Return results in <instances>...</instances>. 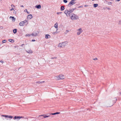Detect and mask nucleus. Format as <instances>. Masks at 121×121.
Wrapping results in <instances>:
<instances>
[{
	"mask_svg": "<svg viewBox=\"0 0 121 121\" xmlns=\"http://www.w3.org/2000/svg\"><path fill=\"white\" fill-rule=\"evenodd\" d=\"M78 30L79 31H80V30H82V28H80L79 29H78V30Z\"/></svg>",
	"mask_w": 121,
	"mask_h": 121,
	"instance_id": "35",
	"label": "nucleus"
},
{
	"mask_svg": "<svg viewBox=\"0 0 121 121\" xmlns=\"http://www.w3.org/2000/svg\"><path fill=\"white\" fill-rule=\"evenodd\" d=\"M93 59V60H97V58H95L94 59Z\"/></svg>",
	"mask_w": 121,
	"mask_h": 121,
	"instance_id": "38",
	"label": "nucleus"
},
{
	"mask_svg": "<svg viewBox=\"0 0 121 121\" xmlns=\"http://www.w3.org/2000/svg\"><path fill=\"white\" fill-rule=\"evenodd\" d=\"M76 8H75L74 9H72V10H73V11L75 10L76 9Z\"/></svg>",
	"mask_w": 121,
	"mask_h": 121,
	"instance_id": "43",
	"label": "nucleus"
},
{
	"mask_svg": "<svg viewBox=\"0 0 121 121\" xmlns=\"http://www.w3.org/2000/svg\"><path fill=\"white\" fill-rule=\"evenodd\" d=\"M9 18H12V20H15V18L14 17L10 16V17Z\"/></svg>",
	"mask_w": 121,
	"mask_h": 121,
	"instance_id": "25",
	"label": "nucleus"
},
{
	"mask_svg": "<svg viewBox=\"0 0 121 121\" xmlns=\"http://www.w3.org/2000/svg\"><path fill=\"white\" fill-rule=\"evenodd\" d=\"M57 31H56L55 32H53V34L54 35H55V33H57V32H56Z\"/></svg>",
	"mask_w": 121,
	"mask_h": 121,
	"instance_id": "36",
	"label": "nucleus"
},
{
	"mask_svg": "<svg viewBox=\"0 0 121 121\" xmlns=\"http://www.w3.org/2000/svg\"><path fill=\"white\" fill-rule=\"evenodd\" d=\"M118 94H119L120 95H121V92H119V93H118Z\"/></svg>",
	"mask_w": 121,
	"mask_h": 121,
	"instance_id": "45",
	"label": "nucleus"
},
{
	"mask_svg": "<svg viewBox=\"0 0 121 121\" xmlns=\"http://www.w3.org/2000/svg\"><path fill=\"white\" fill-rule=\"evenodd\" d=\"M68 11L69 12V16H71V14H70V13H72L73 11L72 10V9H69V10H68Z\"/></svg>",
	"mask_w": 121,
	"mask_h": 121,
	"instance_id": "6",
	"label": "nucleus"
},
{
	"mask_svg": "<svg viewBox=\"0 0 121 121\" xmlns=\"http://www.w3.org/2000/svg\"><path fill=\"white\" fill-rule=\"evenodd\" d=\"M6 41L5 40H4L2 41V43H4L6 42Z\"/></svg>",
	"mask_w": 121,
	"mask_h": 121,
	"instance_id": "27",
	"label": "nucleus"
},
{
	"mask_svg": "<svg viewBox=\"0 0 121 121\" xmlns=\"http://www.w3.org/2000/svg\"><path fill=\"white\" fill-rule=\"evenodd\" d=\"M60 112H57L54 113H52L51 114L52 115H56V114H60Z\"/></svg>",
	"mask_w": 121,
	"mask_h": 121,
	"instance_id": "23",
	"label": "nucleus"
},
{
	"mask_svg": "<svg viewBox=\"0 0 121 121\" xmlns=\"http://www.w3.org/2000/svg\"><path fill=\"white\" fill-rule=\"evenodd\" d=\"M23 22H24V23L25 24V23H26L27 22V21L26 20H25L24 21H23Z\"/></svg>",
	"mask_w": 121,
	"mask_h": 121,
	"instance_id": "31",
	"label": "nucleus"
},
{
	"mask_svg": "<svg viewBox=\"0 0 121 121\" xmlns=\"http://www.w3.org/2000/svg\"><path fill=\"white\" fill-rule=\"evenodd\" d=\"M82 32V30H80V31H78L77 32V34L78 35H79Z\"/></svg>",
	"mask_w": 121,
	"mask_h": 121,
	"instance_id": "17",
	"label": "nucleus"
},
{
	"mask_svg": "<svg viewBox=\"0 0 121 121\" xmlns=\"http://www.w3.org/2000/svg\"><path fill=\"white\" fill-rule=\"evenodd\" d=\"M40 117V118H41V119H42V118H43L42 117Z\"/></svg>",
	"mask_w": 121,
	"mask_h": 121,
	"instance_id": "52",
	"label": "nucleus"
},
{
	"mask_svg": "<svg viewBox=\"0 0 121 121\" xmlns=\"http://www.w3.org/2000/svg\"><path fill=\"white\" fill-rule=\"evenodd\" d=\"M20 6L21 7H24V6L23 5H21Z\"/></svg>",
	"mask_w": 121,
	"mask_h": 121,
	"instance_id": "48",
	"label": "nucleus"
},
{
	"mask_svg": "<svg viewBox=\"0 0 121 121\" xmlns=\"http://www.w3.org/2000/svg\"><path fill=\"white\" fill-rule=\"evenodd\" d=\"M33 17V16L31 14H29L28 15L27 17V18L29 19H31Z\"/></svg>",
	"mask_w": 121,
	"mask_h": 121,
	"instance_id": "7",
	"label": "nucleus"
},
{
	"mask_svg": "<svg viewBox=\"0 0 121 121\" xmlns=\"http://www.w3.org/2000/svg\"><path fill=\"white\" fill-rule=\"evenodd\" d=\"M83 6L82 5L81 6L79 7H78V8H82V7H83Z\"/></svg>",
	"mask_w": 121,
	"mask_h": 121,
	"instance_id": "46",
	"label": "nucleus"
},
{
	"mask_svg": "<svg viewBox=\"0 0 121 121\" xmlns=\"http://www.w3.org/2000/svg\"><path fill=\"white\" fill-rule=\"evenodd\" d=\"M25 12H26L28 14H29L30 13L29 12H28L27 11V9H26L25 10Z\"/></svg>",
	"mask_w": 121,
	"mask_h": 121,
	"instance_id": "28",
	"label": "nucleus"
},
{
	"mask_svg": "<svg viewBox=\"0 0 121 121\" xmlns=\"http://www.w3.org/2000/svg\"><path fill=\"white\" fill-rule=\"evenodd\" d=\"M70 17L71 19L73 20L78 19V16L77 15L74 13H72Z\"/></svg>",
	"mask_w": 121,
	"mask_h": 121,
	"instance_id": "1",
	"label": "nucleus"
},
{
	"mask_svg": "<svg viewBox=\"0 0 121 121\" xmlns=\"http://www.w3.org/2000/svg\"><path fill=\"white\" fill-rule=\"evenodd\" d=\"M62 45H63L64 47L66 45V44L68 43V42L67 41H65L62 42Z\"/></svg>",
	"mask_w": 121,
	"mask_h": 121,
	"instance_id": "11",
	"label": "nucleus"
},
{
	"mask_svg": "<svg viewBox=\"0 0 121 121\" xmlns=\"http://www.w3.org/2000/svg\"><path fill=\"white\" fill-rule=\"evenodd\" d=\"M58 24L57 22H56L54 25V26L56 28V31L58 30Z\"/></svg>",
	"mask_w": 121,
	"mask_h": 121,
	"instance_id": "8",
	"label": "nucleus"
},
{
	"mask_svg": "<svg viewBox=\"0 0 121 121\" xmlns=\"http://www.w3.org/2000/svg\"><path fill=\"white\" fill-rule=\"evenodd\" d=\"M27 52L29 53H32V51L31 50H28V51H27Z\"/></svg>",
	"mask_w": 121,
	"mask_h": 121,
	"instance_id": "21",
	"label": "nucleus"
},
{
	"mask_svg": "<svg viewBox=\"0 0 121 121\" xmlns=\"http://www.w3.org/2000/svg\"><path fill=\"white\" fill-rule=\"evenodd\" d=\"M16 46H15V47L16 48Z\"/></svg>",
	"mask_w": 121,
	"mask_h": 121,
	"instance_id": "56",
	"label": "nucleus"
},
{
	"mask_svg": "<svg viewBox=\"0 0 121 121\" xmlns=\"http://www.w3.org/2000/svg\"><path fill=\"white\" fill-rule=\"evenodd\" d=\"M8 40L11 43H13L14 42V40L13 39H9Z\"/></svg>",
	"mask_w": 121,
	"mask_h": 121,
	"instance_id": "22",
	"label": "nucleus"
},
{
	"mask_svg": "<svg viewBox=\"0 0 121 121\" xmlns=\"http://www.w3.org/2000/svg\"><path fill=\"white\" fill-rule=\"evenodd\" d=\"M24 117L22 116H15L13 118L14 120L16 119H20L21 118H23Z\"/></svg>",
	"mask_w": 121,
	"mask_h": 121,
	"instance_id": "3",
	"label": "nucleus"
},
{
	"mask_svg": "<svg viewBox=\"0 0 121 121\" xmlns=\"http://www.w3.org/2000/svg\"><path fill=\"white\" fill-rule=\"evenodd\" d=\"M38 35V34L37 33H36L35 32H33L32 33V35L34 36H36Z\"/></svg>",
	"mask_w": 121,
	"mask_h": 121,
	"instance_id": "14",
	"label": "nucleus"
},
{
	"mask_svg": "<svg viewBox=\"0 0 121 121\" xmlns=\"http://www.w3.org/2000/svg\"><path fill=\"white\" fill-rule=\"evenodd\" d=\"M120 90H121V89Z\"/></svg>",
	"mask_w": 121,
	"mask_h": 121,
	"instance_id": "59",
	"label": "nucleus"
},
{
	"mask_svg": "<svg viewBox=\"0 0 121 121\" xmlns=\"http://www.w3.org/2000/svg\"><path fill=\"white\" fill-rule=\"evenodd\" d=\"M13 33L14 34H15L16 33V32H17V29H14V30H13Z\"/></svg>",
	"mask_w": 121,
	"mask_h": 121,
	"instance_id": "20",
	"label": "nucleus"
},
{
	"mask_svg": "<svg viewBox=\"0 0 121 121\" xmlns=\"http://www.w3.org/2000/svg\"><path fill=\"white\" fill-rule=\"evenodd\" d=\"M35 7L38 9H40L41 8V6L40 5H37L35 6Z\"/></svg>",
	"mask_w": 121,
	"mask_h": 121,
	"instance_id": "12",
	"label": "nucleus"
},
{
	"mask_svg": "<svg viewBox=\"0 0 121 121\" xmlns=\"http://www.w3.org/2000/svg\"><path fill=\"white\" fill-rule=\"evenodd\" d=\"M13 117L11 116H8V118H12Z\"/></svg>",
	"mask_w": 121,
	"mask_h": 121,
	"instance_id": "29",
	"label": "nucleus"
},
{
	"mask_svg": "<svg viewBox=\"0 0 121 121\" xmlns=\"http://www.w3.org/2000/svg\"><path fill=\"white\" fill-rule=\"evenodd\" d=\"M13 13L15 14H16V12L14 10L13 11Z\"/></svg>",
	"mask_w": 121,
	"mask_h": 121,
	"instance_id": "34",
	"label": "nucleus"
},
{
	"mask_svg": "<svg viewBox=\"0 0 121 121\" xmlns=\"http://www.w3.org/2000/svg\"><path fill=\"white\" fill-rule=\"evenodd\" d=\"M58 46L61 48H64V46L62 45V43H60L59 44Z\"/></svg>",
	"mask_w": 121,
	"mask_h": 121,
	"instance_id": "16",
	"label": "nucleus"
},
{
	"mask_svg": "<svg viewBox=\"0 0 121 121\" xmlns=\"http://www.w3.org/2000/svg\"><path fill=\"white\" fill-rule=\"evenodd\" d=\"M63 1L65 3H67V1L66 0H63Z\"/></svg>",
	"mask_w": 121,
	"mask_h": 121,
	"instance_id": "30",
	"label": "nucleus"
},
{
	"mask_svg": "<svg viewBox=\"0 0 121 121\" xmlns=\"http://www.w3.org/2000/svg\"><path fill=\"white\" fill-rule=\"evenodd\" d=\"M62 13V12H57L56 13L57 14L59 15L61 14Z\"/></svg>",
	"mask_w": 121,
	"mask_h": 121,
	"instance_id": "33",
	"label": "nucleus"
},
{
	"mask_svg": "<svg viewBox=\"0 0 121 121\" xmlns=\"http://www.w3.org/2000/svg\"><path fill=\"white\" fill-rule=\"evenodd\" d=\"M65 32H66V34L68 32H69V31L68 30H66V31H65Z\"/></svg>",
	"mask_w": 121,
	"mask_h": 121,
	"instance_id": "42",
	"label": "nucleus"
},
{
	"mask_svg": "<svg viewBox=\"0 0 121 121\" xmlns=\"http://www.w3.org/2000/svg\"><path fill=\"white\" fill-rule=\"evenodd\" d=\"M75 1L74 0H72L69 2V4H68V6H70L71 5H73L74 4H75L76 2H74Z\"/></svg>",
	"mask_w": 121,
	"mask_h": 121,
	"instance_id": "2",
	"label": "nucleus"
},
{
	"mask_svg": "<svg viewBox=\"0 0 121 121\" xmlns=\"http://www.w3.org/2000/svg\"><path fill=\"white\" fill-rule=\"evenodd\" d=\"M106 8L109 10L111 9L110 8L108 7H106Z\"/></svg>",
	"mask_w": 121,
	"mask_h": 121,
	"instance_id": "40",
	"label": "nucleus"
},
{
	"mask_svg": "<svg viewBox=\"0 0 121 121\" xmlns=\"http://www.w3.org/2000/svg\"><path fill=\"white\" fill-rule=\"evenodd\" d=\"M119 24L121 25V21H120L118 23Z\"/></svg>",
	"mask_w": 121,
	"mask_h": 121,
	"instance_id": "41",
	"label": "nucleus"
},
{
	"mask_svg": "<svg viewBox=\"0 0 121 121\" xmlns=\"http://www.w3.org/2000/svg\"><path fill=\"white\" fill-rule=\"evenodd\" d=\"M44 82V81H42V82H40V81H38L37 82H36L37 83H38L39 84H41L43 83Z\"/></svg>",
	"mask_w": 121,
	"mask_h": 121,
	"instance_id": "24",
	"label": "nucleus"
},
{
	"mask_svg": "<svg viewBox=\"0 0 121 121\" xmlns=\"http://www.w3.org/2000/svg\"><path fill=\"white\" fill-rule=\"evenodd\" d=\"M11 6L12 7H15V6L14 5L12 4L11 5Z\"/></svg>",
	"mask_w": 121,
	"mask_h": 121,
	"instance_id": "39",
	"label": "nucleus"
},
{
	"mask_svg": "<svg viewBox=\"0 0 121 121\" xmlns=\"http://www.w3.org/2000/svg\"><path fill=\"white\" fill-rule=\"evenodd\" d=\"M109 3H110V4L111 3V2H110Z\"/></svg>",
	"mask_w": 121,
	"mask_h": 121,
	"instance_id": "54",
	"label": "nucleus"
},
{
	"mask_svg": "<svg viewBox=\"0 0 121 121\" xmlns=\"http://www.w3.org/2000/svg\"><path fill=\"white\" fill-rule=\"evenodd\" d=\"M98 5V4H93V7L94 8H96Z\"/></svg>",
	"mask_w": 121,
	"mask_h": 121,
	"instance_id": "19",
	"label": "nucleus"
},
{
	"mask_svg": "<svg viewBox=\"0 0 121 121\" xmlns=\"http://www.w3.org/2000/svg\"><path fill=\"white\" fill-rule=\"evenodd\" d=\"M50 116L49 115L47 116V115H39V117H42V116H43V117L44 118L48 117H50Z\"/></svg>",
	"mask_w": 121,
	"mask_h": 121,
	"instance_id": "10",
	"label": "nucleus"
},
{
	"mask_svg": "<svg viewBox=\"0 0 121 121\" xmlns=\"http://www.w3.org/2000/svg\"><path fill=\"white\" fill-rule=\"evenodd\" d=\"M2 116L5 117H8V115H2Z\"/></svg>",
	"mask_w": 121,
	"mask_h": 121,
	"instance_id": "26",
	"label": "nucleus"
},
{
	"mask_svg": "<svg viewBox=\"0 0 121 121\" xmlns=\"http://www.w3.org/2000/svg\"><path fill=\"white\" fill-rule=\"evenodd\" d=\"M58 77H59L58 78V80L63 79L64 78V76L61 74L60 75H59Z\"/></svg>",
	"mask_w": 121,
	"mask_h": 121,
	"instance_id": "4",
	"label": "nucleus"
},
{
	"mask_svg": "<svg viewBox=\"0 0 121 121\" xmlns=\"http://www.w3.org/2000/svg\"><path fill=\"white\" fill-rule=\"evenodd\" d=\"M69 12L68 10H67L65 11L64 13L66 14L67 16H68L69 15Z\"/></svg>",
	"mask_w": 121,
	"mask_h": 121,
	"instance_id": "5",
	"label": "nucleus"
},
{
	"mask_svg": "<svg viewBox=\"0 0 121 121\" xmlns=\"http://www.w3.org/2000/svg\"><path fill=\"white\" fill-rule=\"evenodd\" d=\"M24 24H25L24 23V22H23V21L20 22L19 23V25L20 26H23Z\"/></svg>",
	"mask_w": 121,
	"mask_h": 121,
	"instance_id": "9",
	"label": "nucleus"
},
{
	"mask_svg": "<svg viewBox=\"0 0 121 121\" xmlns=\"http://www.w3.org/2000/svg\"><path fill=\"white\" fill-rule=\"evenodd\" d=\"M45 37L46 39L49 38H50V36L48 34H46L45 35Z\"/></svg>",
	"mask_w": 121,
	"mask_h": 121,
	"instance_id": "13",
	"label": "nucleus"
},
{
	"mask_svg": "<svg viewBox=\"0 0 121 121\" xmlns=\"http://www.w3.org/2000/svg\"><path fill=\"white\" fill-rule=\"evenodd\" d=\"M117 100V99L116 98H114L113 99V104L115 103Z\"/></svg>",
	"mask_w": 121,
	"mask_h": 121,
	"instance_id": "15",
	"label": "nucleus"
},
{
	"mask_svg": "<svg viewBox=\"0 0 121 121\" xmlns=\"http://www.w3.org/2000/svg\"><path fill=\"white\" fill-rule=\"evenodd\" d=\"M57 57H52L51 58L52 59H56V58Z\"/></svg>",
	"mask_w": 121,
	"mask_h": 121,
	"instance_id": "37",
	"label": "nucleus"
},
{
	"mask_svg": "<svg viewBox=\"0 0 121 121\" xmlns=\"http://www.w3.org/2000/svg\"><path fill=\"white\" fill-rule=\"evenodd\" d=\"M76 0H74L75 1Z\"/></svg>",
	"mask_w": 121,
	"mask_h": 121,
	"instance_id": "58",
	"label": "nucleus"
},
{
	"mask_svg": "<svg viewBox=\"0 0 121 121\" xmlns=\"http://www.w3.org/2000/svg\"><path fill=\"white\" fill-rule=\"evenodd\" d=\"M31 35H29V34H27L25 36H26V37L27 36H30Z\"/></svg>",
	"mask_w": 121,
	"mask_h": 121,
	"instance_id": "32",
	"label": "nucleus"
},
{
	"mask_svg": "<svg viewBox=\"0 0 121 121\" xmlns=\"http://www.w3.org/2000/svg\"><path fill=\"white\" fill-rule=\"evenodd\" d=\"M88 6V5H84V6L85 7H87V6Z\"/></svg>",
	"mask_w": 121,
	"mask_h": 121,
	"instance_id": "47",
	"label": "nucleus"
},
{
	"mask_svg": "<svg viewBox=\"0 0 121 121\" xmlns=\"http://www.w3.org/2000/svg\"><path fill=\"white\" fill-rule=\"evenodd\" d=\"M35 41V40H32V41Z\"/></svg>",
	"mask_w": 121,
	"mask_h": 121,
	"instance_id": "50",
	"label": "nucleus"
},
{
	"mask_svg": "<svg viewBox=\"0 0 121 121\" xmlns=\"http://www.w3.org/2000/svg\"><path fill=\"white\" fill-rule=\"evenodd\" d=\"M24 45V44H22L21 45V46H22V47L23 46V45Z\"/></svg>",
	"mask_w": 121,
	"mask_h": 121,
	"instance_id": "51",
	"label": "nucleus"
},
{
	"mask_svg": "<svg viewBox=\"0 0 121 121\" xmlns=\"http://www.w3.org/2000/svg\"><path fill=\"white\" fill-rule=\"evenodd\" d=\"M0 62H1V63H3V61H2V60L0 61Z\"/></svg>",
	"mask_w": 121,
	"mask_h": 121,
	"instance_id": "49",
	"label": "nucleus"
},
{
	"mask_svg": "<svg viewBox=\"0 0 121 121\" xmlns=\"http://www.w3.org/2000/svg\"><path fill=\"white\" fill-rule=\"evenodd\" d=\"M120 0H117V1H120Z\"/></svg>",
	"mask_w": 121,
	"mask_h": 121,
	"instance_id": "53",
	"label": "nucleus"
},
{
	"mask_svg": "<svg viewBox=\"0 0 121 121\" xmlns=\"http://www.w3.org/2000/svg\"><path fill=\"white\" fill-rule=\"evenodd\" d=\"M65 9L64 7V6H61L60 7V10L61 11H63Z\"/></svg>",
	"mask_w": 121,
	"mask_h": 121,
	"instance_id": "18",
	"label": "nucleus"
},
{
	"mask_svg": "<svg viewBox=\"0 0 121 121\" xmlns=\"http://www.w3.org/2000/svg\"><path fill=\"white\" fill-rule=\"evenodd\" d=\"M28 22H27V24H28Z\"/></svg>",
	"mask_w": 121,
	"mask_h": 121,
	"instance_id": "57",
	"label": "nucleus"
},
{
	"mask_svg": "<svg viewBox=\"0 0 121 121\" xmlns=\"http://www.w3.org/2000/svg\"><path fill=\"white\" fill-rule=\"evenodd\" d=\"M109 3H110V4L111 3V2H110Z\"/></svg>",
	"mask_w": 121,
	"mask_h": 121,
	"instance_id": "55",
	"label": "nucleus"
},
{
	"mask_svg": "<svg viewBox=\"0 0 121 121\" xmlns=\"http://www.w3.org/2000/svg\"><path fill=\"white\" fill-rule=\"evenodd\" d=\"M14 9H13V8H12L11 9H10V11L13 10H14Z\"/></svg>",
	"mask_w": 121,
	"mask_h": 121,
	"instance_id": "44",
	"label": "nucleus"
}]
</instances>
